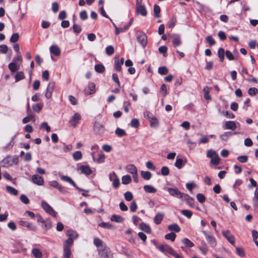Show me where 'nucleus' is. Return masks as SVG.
I'll return each mask as SVG.
<instances>
[{
    "label": "nucleus",
    "instance_id": "nucleus-1",
    "mask_svg": "<svg viewBox=\"0 0 258 258\" xmlns=\"http://www.w3.org/2000/svg\"><path fill=\"white\" fill-rule=\"evenodd\" d=\"M66 235L68 238L63 243V258H70L72 254L71 247L74 240L78 238V234L76 231L70 229L67 231Z\"/></svg>",
    "mask_w": 258,
    "mask_h": 258
},
{
    "label": "nucleus",
    "instance_id": "nucleus-2",
    "mask_svg": "<svg viewBox=\"0 0 258 258\" xmlns=\"http://www.w3.org/2000/svg\"><path fill=\"white\" fill-rule=\"evenodd\" d=\"M33 218H35L39 225L45 231L50 229L52 227V222L50 219H44L39 214L35 215L33 214Z\"/></svg>",
    "mask_w": 258,
    "mask_h": 258
},
{
    "label": "nucleus",
    "instance_id": "nucleus-3",
    "mask_svg": "<svg viewBox=\"0 0 258 258\" xmlns=\"http://www.w3.org/2000/svg\"><path fill=\"white\" fill-rule=\"evenodd\" d=\"M97 251L99 256L101 258H114L110 248L107 245H104L102 248L97 249Z\"/></svg>",
    "mask_w": 258,
    "mask_h": 258
},
{
    "label": "nucleus",
    "instance_id": "nucleus-4",
    "mask_svg": "<svg viewBox=\"0 0 258 258\" xmlns=\"http://www.w3.org/2000/svg\"><path fill=\"white\" fill-rule=\"evenodd\" d=\"M203 234L205 236V238L212 247L214 248L217 245V240L214 236L212 234L208 233L207 231L203 230L202 231Z\"/></svg>",
    "mask_w": 258,
    "mask_h": 258
},
{
    "label": "nucleus",
    "instance_id": "nucleus-5",
    "mask_svg": "<svg viewBox=\"0 0 258 258\" xmlns=\"http://www.w3.org/2000/svg\"><path fill=\"white\" fill-rule=\"evenodd\" d=\"M41 206L43 209L48 214L53 217H56L57 213L46 202L42 201L41 202Z\"/></svg>",
    "mask_w": 258,
    "mask_h": 258
},
{
    "label": "nucleus",
    "instance_id": "nucleus-6",
    "mask_svg": "<svg viewBox=\"0 0 258 258\" xmlns=\"http://www.w3.org/2000/svg\"><path fill=\"white\" fill-rule=\"evenodd\" d=\"M155 245L159 250L165 254L168 253L171 255L174 251V249L171 247L167 244L157 245L155 244Z\"/></svg>",
    "mask_w": 258,
    "mask_h": 258
},
{
    "label": "nucleus",
    "instance_id": "nucleus-7",
    "mask_svg": "<svg viewBox=\"0 0 258 258\" xmlns=\"http://www.w3.org/2000/svg\"><path fill=\"white\" fill-rule=\"evenodd\" d=\"M82 117L78 112H76L69 121V123L73 127H76L81 120Z\"/></svg>",
    "mask_w": 258,
    "mask_h": 258
},
{
    "label": "nucleus",
    "instance_id": "nucleus-8",
    "mask_svg": "<svg viewBox=\"0 0 258 258\" xmlns=\"http://www.w3.org/2000/svg\"><path fill=\"white\" fill-rule=\"evenodd\" d=\"M109 178L110 181H112V185L115 188H117L119 185V179L114 172L109 174Z\"/></svg>",
    "mask_w": 258,
    "mask_h": 258
},
{
    "label": "nucleus",
    "instance_id": "nucleus-9",
    "mask_svg": "<svg viewBox=\"0 0 258 258\" xmlns=\"http://www.w3.org/2000/svg\"><path fill=\"white\" fill-rule=\"evenodd\" d=\"M55 88V83L50 82L49 83L46 90L45 96L47 99H50L52 97V92Z\"/></svg>",
    "mask_w": 258,
    "mask_h": 258
},
{
    "label": "nucleus",
    "instance_id": "nucleus-10",
    "mask_svg": "<svg viewBox=\"0 0 258 258\" xmlns=\"http://www.w3.org/2000/svg\"><path fill=\"white\" fill-rule=\"evenodd\" d=\"M95 84L91 82L88 84L87 87L84 89L85 95H90L95 93Z\"/></svg>",
    "mask_w": 258,
    "mask_h": 258
},
{
    "label": "nucleus",
    "instance_id": "nucleus-11",
    "mask_svg": "<svg viewBox=\"0 0 258 258\" xmlns=\"http://www.w3.org/2000/svg\"><path fill=\"white\" fill-rule=\"evenodd\" d=\"M167 191L169 193V194L174 197H176L178 199L182 198L183 194L181 193L177 188H167Z\"/></svg>",
    "mask_w": 258,
    "mask_h": 258
},
{
    "label": "nucleus",
    "instance_id": "nucleus-12",
    "mask_svg": "<svg viewBox=\"0 0 258 258\" xmlns=\"http://www.w3.org/2000/svg\"><path fill=\"white\" fill-rule=\"evenodd\" d=\"M223 236L233 245L235 244L234 236L230 233L229 230L222 232Z\"/></svg>",
    "mask_w": 258,
    "mask_h": 258
},
{
    "label": "nucleus",
    "instance_id": "nucleus-13",
    "mask_svg": "<svg viewBox=\"0 0 258 258\" xmlns=\"http://www.w3.org/2000/svg\"><path fill=\"white\" fill-rule=\"evenodd\" d=\"M61 179L64 181H66V182H68L69 183H70L71 184H72L74 187H75V188L79 191H85L84 189H82V188H81L80 187H79L75 183V182L73 181V180L69 176H65V175H62L61 177ZM85 191L86 192H88V190H85Z\"/></svg>",
    "mask_w": 258,
    "mask_h": 258
},
{
    "label": "nucleus",
    "instance_id": "nucleus-14",
    "mask_svg": "<svg viewBox=\"0 0 258 258\" xmlns=\"http://www.w3.org/2000/svg\"><path fill=\"white\" fill-rule=\"evenodd\" d=\"M49 184L51 186L57 189L60 192L62 193H65L67 192L66 188L62 185H60L56 180H52L50 181Z\"/></svg>",
    "mask_w": 258,
    "mask_h": 258
},
{
    "label": "nucleus",
    "instance_id": "nucleus-15",
    "mask_svg": "<svg viewBox=\"0 0 258 258\" xmlns=\"http://www.w3.org/2000/svg\"><path fill=\"white\" fill-rule=\"evenodd\" d=\"M93 129L96 134L101 135L104 133V126L99 122L94 123Z\"/></svg>",
    "mask_w": 258,
    "mask_h": 258
},
{
    "label": "nucleus",
    "instance_id": "nucleus-16",
    "mask_svg": "<svg viewBox=\"0 0 258 258\" xmlns=\"http://www.w3.org/2000/svg\"><path fill=\"white\" fill-rule=\"evenodd\" d=\"M137 40L143 47L146 46L147 44V36L144 33L138 35Z\"/></svg>",
    "mask_w": 258,
    "mask_h": 258
},
{
    "label": "nucleus",
    "instance_id": "nucleus-17",
    "mask_svg": "<svg viewBox=\"0 0 258 258\" xmlns=\"http://www.w3.org/2000/svg\"><path fill=\"white\" fill-rule=\"evenodd\" d=\"M79 170L81 171V173L87 176L90 175L92 172L91 168L88 165H81L79 167Z\"/></svg>",
    "mask_w": 258,
    "mask_h": 258
},
{
    "label": "nucleus",
    "instance_id": "nucleus-18",
    "mask_svg": "<svg viewBox=\"0 0 258 258\" xmlns=\"http://www.w3.org/2000/svg\"><path fill=\"white\" fill-rule=\"evenodd\" d=\"M238 134H239V133L236 132H225L223 134L221 135L220 136V138L222 141H227L228 140L229 138L231 137L232 135H237Z\"/></svg>",
    "mask_w": 258,
    "mask_h": 258
},
{
    "label": "nucleus",
    "instance_id": "nucleus-19",
    "mask_svg": "<svg viewBox=\"0 0 258 258\" xmlns=\"http://www.w3.org/2000/svg\"><path fill=\"white\" fill-rule=\"evenodd\" d=\"M223 128L225 130H231L234 131L236 129V125L234 121H227L225 122Z\"/></svg>",
    "mask_w": 258,
    "mask_h": 258
},
{
    "label": "nucleus",
    "instance_id": "nucleus-20",
    "mask_svg": "<svg viewBox=\"0 0 258 258\" xmlns=\"http://www.w3.org/2000/svg\"><path fill=\"white\" fill-rule=\"evenodd\" d=\"M49 50L50 53L55 56H58L61 53L60 49L57 45H51L50 47Z\"/></svg>",
    "mask_w": 258,
    "mask_h": 258
},
{
    "label": "nucleus",
    "instance_id": "nucleus-21",
    "mask_svg": "<svg viewBox=\"0 0 258 258\" xmlns=\"http://www.w3.org/2000/svg\"><path fill=\"white\" fill-rule=\"evenodd\" d=\"M20 63L18 62L12 61L9 64V69L12 73H14L19 69Z\"/></svg>",
    "mask_w": 258,
    "mask_h": 258
},
{
    "label": "nucleus",
    "instance_id": "nucleus-22",
    "mask_svg": "<svg viewBox=\"0 0 258 258\" xmlns=\"http://www.w3.org/2000/svg\"><path fill=\"white\" fill-rule=\"evenodd\" d=\"M33 183L38 185H42L43 184L44 179L39 175H33Z\"/></svg>",
    "mask_w": 258,
    "mask_h": 258
},
{
    "label": "nucleus",
    "instance_id": "nucleus-23",
    "mask_svg": "<svg viewBox=\"0 0 258 258\" xmlns=\"http://www.w3.org/2000/svg\"><path fill=\"white\" fill-rule=\"evenodd\" d=\"M136 11L138 13L141 14L143 16H146L147 15V11L144 5L137 7Z\"/></svg>",
    "mask_w": 258,
    "mask_h": 258
},
{
    "label": "nucleus",
    "instance_id": "nucleus-24",
    "mask_svg": "<svg viewBox=\"0 0 258 258\" xmlns=\"http://www.w3.org/2000/svg\"><path fill=\"white\" fill-rule=\"evenodd\" d=\"M93 243L97 247V249L102 248L103 246L107 245L99 238H95L93 240Z\"/></svg>",
    "mask_w": 258,
    "mask_h": 258
},
{
    "label": "nucleus",
    "instance_id": "nucleus-25",
    "mask_svg": "<svg viewBox=\"0 0 258 258\" xmlns=\"http://www.w3.org/2000/svg\"><path fill=\"white\" fill-rule=\"evenodd\" d=\"M126 169L128 173H130L133 175L137 173L138 171L137 167L133 164H129L127 165Z\"/></svg>",
    "mask_w": 258,
    "mask_h": 258
},
{
    "label": "nucleus",
    "instance_id": "nucleus-26",
    "mask_svg": "<svg viewBox=\"0 0 258 258\" xmlns=\"http://www.w3.org/2000/svg\"><path fill=\"white\" fill-rule=\"evenodd\" d=\"M140 229L145 231L147 233H150L151 232V229L149 225L147 224L142 222L140 224Z\"/></svg>",
    "mask_w": 258,
    "mask_h": 258
},
{
    "label": "nucleus",
    "instance_id": "nucleus-27",
    "mask_svg": "<svg viewBox=\"0 0 258 258\" xmlns=\"http://www.w3.org/2000/svg\"><path fill=\"white\" fill-rule=\"evenodd\" d=\"M172 43L174 47H177L181 44L182 41L179 36H175L173 37Z\"/></svg>",
    "mask_w": 258,
    "mask_h": 258
},
{
    "label": "nucleus",
    "instance_id": "nucleus-28",
    "mask_svg": "<svg viewBox=\"0 0 258 258\" xmlns=\"http://www.w3.org/2000/svg\"><path fill=\"white\" fill-rule=\"evenodd\" d=\"M110 220L112 221L119 223H122L124 221L123 218L121 216L117 215H112Z\"/></svg>",
    "mask_w": 258,
    "mask_h": 258
},
{
    "label": "nucleus",
    "instance_id": "nucleus-29",
    "mask_svg": "<svg viewBox=\"0 0 258 258\" xmlns=\"http://www.w3.org/2000/svg\"><path fill=\"white\" fill-rule=\"evenodd\" d=\"M164 217V214L161 213H158L155 216L154 221L155 224L158 225L161 223Z\"/></svg>",
    "mask_w": 258,
    "mask_h": 258
},
{
    "label": "nucleus",
    "instance_id": "nucleus-30",
    "mask_svg": "<svg viewBox=\"0 0 258 258\" xmlns=\"http://www.w3.org/2000/svg\"><path fill=\"white\" fill-rule=\"evenodd\" d=\"M11 157H7L5 158L3 162L5 164V165L7 166H11L15 162V160H16V158H13L12 160H11Z\"/></svg>",
    "mask_w": 258,
    "mask_h": 258
},
{
    "label": "nucleus",
    "instance_id": "nucleus-31",
    "mask_svg": "<svg viewBox=\"0 0 258 258\" xmlns=\"http://www.w3.org/2000/svg\"><path fill=\"white\" fill-rule=\"evenodd\" d=\"M211 88H209L208 86H206L203 89V91L204 92V98L206 100H211L212 99L211 96L209 94L210 90Z\"/></svg>",
    "mask_w": 258,
    "mask_h": 258
},
{
    "label": "nucleus",
    "instance_id": "nucleus-32",
    "mask_svg": "<svg viewBox=\"0 0 258 258\" xmlns=\"http://www.w3.org/2000/svg\"><path fill=\"white\" fill-rule=\"evenodd\" d=\"M144 190L148 193H155L157 189L153 186L150 185H146L144 186Z\"/></svg>",
    "mask_w": 258,
    "mask_h": 258
},
{
    "label": "nucleus",
    "instance_id": "nucleus-33",
    "mask_svg": "<svg viewBox=\"0 0 258 258\" xmlns=\"http://www.w3.org/2000/svg\"><path fill=\"white\" fill-rule=\"evenodd\" d=\"M168 229L170 231H173L175 232H179L181 229L177 224H172L168 225Z\"/></svg>",
    "mask_w": 258,
    "mask_h": 258
},
{
    "label": "nucleus",
    "instance_id": "nucleus-34",
    "mask_svg": "<svg viewBox=\"0 0 258 258\" xmlns=\"http://www.w3.org/2000/svg\"><path fill=\"white\" fill-rule=\"evenodd\" d=\"M43 107V103L39 102L35 104H33V111L39 113Z\"/></svg>",
    "mask_w": 258,
    "mask_h": 258
},
{
    "label": "nucleus",
    "instance_id": "nucleus-35",
    "mask_svg": "<svg viewBox=\"0 0 258 258\" xmlns=\"http://www.w3.org/2000/svg\"><path fill=\"white\" fill-rule=\"evenodd\" d=\"M154 16L156 18H160L161 17V15H160V11H161V9H160V7L155 4L154 6Z\"/></svg>",
    "mask_w": 258,
    "mask_h": 258
},
{
    "label": "nucleus",
    "instance_id": "nucleus-36",
    "mask_svg": "<svg viewBox=\"0 0 258 258\" xmlns=\"http://www.w3.org/2000/svg\"><path fill=\"white\" fill-rule=\"evenodd\" d=\"M94 69L99 73H102L105 71V68L102 64H97L95 66Z\"/></svg>",
    "mask_w": 258,
    "mask_h": 258
},
{
    "label": "nucleus",
    "instance_id": "nucleus-37",
    "mask_svg": "<svg viewBox=\"0 0 258 258\" xmlns=\"http://www.w3.org/2000/svg\"><path fill=\"white\" fill-rule=\"evenodd\" d=\"M122 64H120L119 62V57H115L114 61V68L115 71L117 72H120L121 71V66Z\"/></svg>",
    "mask_w": 258,
    "mask_h": 258
},
{
    "label": "nucleus",
    "instance_id": "nucleus-38",
    "mask_svg": "<svg viewBox=\"0 0 258 258\" xmlns=\"http://www.w3.org/2000/svg\"><path fill=\"white\" fill-rule=\"evenodd\" d=\"M82 152L80 151L75 152L73 154V157L75 161H78L82 158Z\"/></svg>",
    "mask_w": 258,
    "mask_h": 258
},
{
    "label": "nucleus",
    "instance_id": "nucleus-39",
    "mask_svg": "<svg viewBox=\"0 0 258 258\" xmlns=\"http://www.w3.org/2000/svg\"><path fill=\"white\" fill-rule=\"evenodd\" d=\"M141 174L145 180H149L152 177V174L149 171H142Z\"/></svg>",
    "mask_w": 258,
    "mask_h": 258
},
{
    "label": "nucleus",
    "instance_id": "nucleus-40",
    "mask_svg": "<svg viewBox=\"0 0 258 258\" xmlns=\"http://www.w3.org/2000/svg\"><path fill=\"white\" fill-rule=\"evenodd\" d=\"M149 122L150 123V126L151 127H157L159 125V121L158 119L154 117L153 118H152L151 120H149Z\"/></svg>",
    "mask_w": 258,
    "mask_h": 258
},
{
    "label": "nucleus",
    "instance_id": "nucleus-41",
    "mask_svg": "<svg viewBox=\"0 0 258 258\" xmlns=\"http://www.w3.org/2000/svg\"><path fill=\"white\" fill-rule=\"evenodd\" d=\"M42 255V253L40 249L37 248H33V256L35 258H41Z\"/></svg>",
    "mask_w": 258,
    "mask_h": 258
},
{
    "label": "nucleus",
    "instance_id": "nucleus-42",
    "mask_svg": "<svg viewBox=\"0 0 258 258\" xmlns=\"http://www.w3.org/2000/svg\"><path fill=\"white\" fill-rule=\"evenodd\" d=\"M7 191L11 194V195L16 196L18 194V191L15 188L11 186H6Z\"/></svg>",
    "mask_w": 258,
    "mask_h": 258
},
{
    "label": "nucleus",
    "instance_id": "nucleus-43",
    "mask_svg": "<svg viewBox=\"0 0 258 258\" xmlns=\"http://www.w3.org/2000/svg\"><path fill=\"white\" fill-rule=\"evenodd\" d=\"M121 180L122 184H127L131 182L132 178L129 175H125L122 177Z\"/></svg>",
    "mask_w": 258,
    "mask_h": 258
},
{
    "label": "nucleus",
    "instance_id": "nucleus-44",
    "mask_svg": "<svg viewBox=\"0 0 258 258\" xmlns=\"http://www.w3.org/2000/svg\"><path fill=\"white\" fill-rule=\"evenodd\" d=\"M115 133L118 137H119L124 136L126 135V133L125 132V131L123 130V129L119 128V127H117L116 129V130L115 131Z\"/></svg>",
    "mask_w": 258,
    "mask_h": 258
},
{
    "label": "nucleus",
    "instance_id": "nucleus-45",
    "mask_svg": "<svg viewBox=\"0 0 258 258\" xmlns=\"http://www.w3.org/2000/svg\"><path fill=\"white\" fill-rule=\"evenodd\" d=\"M188 204L191 205L194 202V199L189 195L183 194V197Z\"/></svg>",
    "mask_w": 258,
    "mask_h": 258
},
{
    "label": "nucleus",
    "instance_id": "nucleus-46",
    "mask_svg": "<svg viewBox=\"0 0 258 258\" xmlns=\"http://www.w3.org/2000/svg\"><path fill=\"white\" fill-rule=\"evenodd\" d=\"M19 224L21 226H24V227H27L29 229H31V223L28 222H27L26 221H25V220H21L19 221Z\"/></svg>",
    "mask_w": 258,
    "mask_h": 258
},
{
    "label": "nucleus",
    "instance_id": "nucleus-47",
    "mask_svg": "<svg viewBox=\"0 0 258 258\" xmlns=\"http://www.w3.org/2000/svg\"><path fill=\"white\" fill-rule=\"evenodd\" d=\"M176 234L173 232H170L165 235V238L166 239L170 240L171 241H174L176 238Z\"/></svg>",
    "mask_w": 258,
    "mask_h": 258
},
{
    "label": "nucleus",
    "instance_id": "nucleus-48",
    "mask_svg": "<svg viewBox=\"0 0 258 258\" xmlns=\"http://www.w3.org/2000/svg\"><path fill=\"white\" fill-rule=\"evenodd\" d=\"M184 164H183V160L181 158H177L175 163V166L178 169H181Z\"/></svg>",
    "mask_w": 258,
    "mask_h": 258
},
{
    "label": "nucleus",
    "instance_id": "nucleus-49",
    "mask_svg": "<svg viewBox=\"0 0 258 258\" xmlns=\"http://www.w3.org/2000/svg\"><path fill=\"white\" fill-rule=\"evenodd\" d=\"M181 213L183 215H184L188 219H190L192 215V212L188 210H182L181 211Z\"/></svg>",
    "mask_w": 258,
    "mask_h": 258
},
{
    "label": "nucleus",
    "instance_id": "nucleus-50",
    "mask_svg": "<svg viewBox=\"0 0 258 258\" xmlns=\"http://www.w3.org/2000/svg\"><path fill=\"white\" fill-rule=\"evenodd\" d=\"M220 159L218 156V155H216L215 157L212 158L211 160V164L214 165H218L220 163Z\"/></svg>",
    "mask_w": 258,
    "mask_h": 258
},
{
    "label": "nucleus",
    "instance_id": "nucleus-51",
    "mask_svg": "<svg viewBox=\"0 0 258 258\" xmlns=\"http://www.w3.org/2000/svg\"><path fill=\"white\" fill-rule=\"evenodd\" d=\"M98 226L103 228L108 229H111L112 228V225L111 224L104 222L99 223Z\"/></svg>",
    "mask_w": 258,
    "mask_h": 258
},
{
    "label": "nucleus",
    "instance_id": "nucleus-52",
    "mask_svg": "<svg viewBox=\"0 0 258 258\" xmlns=\"http://www.w3.org/2000/svg\"><path fill=\"white\" fill-rule=\"evenodd\" d=\"M167 47L166 46H162L158 48L159 52L162 54L165 57L167 56Z\"/></svg>",
    "mask_w": 258,
    "mask_h": 258
},
{
    "label": "nucleus",
    "instance_id": "nucleus-53",
    "mask_svg": "<svg viewBox=\"0 0 258 258\" xmlns=\"http://www.w3.org/2000/svg\"><path fill=\"white\" fill-rule=\"evenodd\" d=\"M19 39V34L18 33H14L10 38V42L12 43H16Z\"/></svg>",
    "mask_w": 258,
    "mask_h": 258
},
{
    "label": "nucleus",
    "instance_id": "nucleus-54",
    "mask_svg": "<svg viewBox=\"0 0 258 258\" xmlns=\"http://www.w3.org/2000/svg\"><path fill=\"white\" fill-rule=\"evenodd\" d=\"M105 52L108 55H111L114 52V49L112 46L109 45L106 47Z\"/></svg>",
    "mask_w": 258,
    "mask_h": 258
},
{
    "label": "nucleus",
    "instance_id": "nucleus-55",
    "mask_svg": "<svg viewBox=\"0 0 258 258\" xmlns=\"http://www.w3.org/2000/svg\"><path fill=\"white\" fill-rule=\"evenodd\" d=\"M183 243L185 244V245L186 247H192L194 246V244L193 242H192L190 240H189L188 238H184L182 240Z\"/></svg>",
    "mask_w": 258,
    "mask_h": 258
},
{
    "label": "nucleus",
    "instance_id": "nucleus-56",
    "mask_svg": "<svg viewBox=\"0 0 258 258\" xmlns=\"http://www.w3.org/2000/svg\"><path fill=\"white\" fill-rule=\"evenodd\" d=\"M206 41L211 46L214 45L216 43L215 40L211 36L206 37Z\"/></svg>",
    "mask_w": 258,
    "mask_h": 258
},
{
    "label": "nucleus",
    "instance_id": "nucleus-57",
    "mask_svg": "<svg viewBox=\"0 0 258 258\" xmlns=\"http://www.w3.org/2000/svg\"><path fill=\"white\" fill-rule=\"evenodd\" d=\"M158 72L160 75H164L168 73V70L166 67H161L158 68Z\"/></svg>",
    "mask_w": 258,
    "mask_h": 258
},
{
    "label": "nucleus",
    "instance_id": "nucleus-58",
    "mask_svg": "<svg viewBox=\"0 0 258 258\" xmlns=\"http://www.w3.org/2000/svg\"><path fill=\"white\" fill-rule=\"evenodd\" d=\"M248 93L250 96H254L258 93V89L255 87L250 88L248 90Z\"/></svg>",
    "mask_w": 258,
    "mask_h": 258
},
{
    "label": "nucleus",
    "instance_id": "nucleus-59",
    "mask_svg": "<svg viewBox=\"0 0 258 258\" xmlns=\"http://www.w3.org/2000/svg\"><path fill=\"white\" fill-rule=\"evenodd\" d=\"M124 197L126 201H131L133 200V196L131 191H127L124 194Z\"/></svg>",
    "mask_w": 258,
    "mask_h": 258
},
{
    "label": "nucleus",
    "instance_id": "nucleus-60",
    "mask_svg": "<svg viewBox=\"0 0 258 258\" xmlns=\"http://www.w3.org/2000/svg\"><path fill=\"white\" fill-rule=\"evenodd\" d=\"M112 80L116 84L117 87L119 88L120 87V83L119 80L118 75L113 73L112 76Z\"/></svg>",
    "mask_w": 258,
    "mask_h": 258
},
{
    "label": "nucleus",
    "instance_id": "nucleus-61",
    "mask_svg": "<svg viewBox=\"0 0 258 258\" xmlns=\"http://www.w3.org/2000/svg\"><path fill=\"white\" fill-rule=\"evenodd\" d=\"M140 122L138 119L134 118L131 122V125L132 127L137 128L139 126Z\"/></svg>",
    "mask_w": 258,
    "mask_h": 258
},
{
    "label": "nucleus",
    "instance_id": "nucleus-62",
    "mask_svg": "<svg viewBox=\"0 0 258 258\" xmlns=\"http://www.w3.org/2000/svg\"><path fill=\"white\" fill-rule=\"evenodd\" d=\"M144 116L149 121L155 117L152 113L148 111H146L144 112Z\"/></svg>",
    "mask_w": 258,
    "mask_h": 258
},
{
    "label": "nucleus",
    "instance_id": "nucleus-63",
    "mask_svg": "<svg viewBox=\"0 0 258 258\" xmlns=\"http://www.w3.org/2000/svg\"><path fill=\"white\" fill-rule=\"evenodd\" d=\"M237 159L240 163H244L248 161V156L246 155L239 156L237 158Z\"/></svg>",
    "mask_w": 258,
    "mask_h": 258
},
{
    "label": "nucleus",
    "instance_id": "nucleus-64",
    "mask_svg": "<svg viewBox=\"0 0 258 258\" xmlns=\"http://www.w3.org/2000/svg\"><path fill=\"white\" fill-rule=\"evenodd\" d=\"M197 199L202 204L204 203L206 201V197L202 194H198L197 195Z\"/></svg>",
    "mask_w": 258,
    "mask_h": 258
}]
</instances>
